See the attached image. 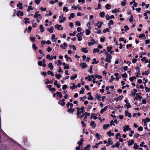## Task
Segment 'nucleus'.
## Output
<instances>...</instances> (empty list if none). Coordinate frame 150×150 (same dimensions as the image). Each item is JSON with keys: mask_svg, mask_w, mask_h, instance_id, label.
Returning a JSON list of instances; mask_svg holds the SVG:
<instances>
[{"mask_svg": "<svg viewBox=\"0 0 150 150\" xmlns=\"http://www.w3.org/2000/svg\"><path fill=\"white\" fill-rule=\"evenodd\" d=\"M95 97L96 98L97 100L100 101L101 99H100V95H98V93H97L96 94V95H95Z\"/></svg>", "mask_w": 150, "mask_h": 150, "instance_id": "23", "label": "nucleus"}, {"mask_svg": "<svg viewBox=\"0 0 150 150\" xmlns=\"http://www.w3.org/2000/svg\"><path fill=\"white\" fill-rule=\"evenodd\" d=\"M72 85V86H70V88L73 90L77 88V86L76 85L75 83H71V84Z\"/></svg>", "mask_w": 150, "mask_h": 150, "instance_id": "8", "label": "nucleus"}, {"mask_svg": "<svg viewBox=\"0 0 150 150\" xmlns=\"http://www.w3.org/2000/svg\"><path fill=\"white\" fill-rule=\"evenodd\" d=\"M129 125H125L123 127L124 129L123 131L125 132L128 130H130L131 129L129 128Z\"/></svg>", "mask_w": 150, "mask_h": 150, "instance_id": "1", "label": "nucleus"}, {"mask_svg": "<svg viewBox=\"0 0 150 150\" xmlns=\"http://www.w3.org/2000/svg\"><path fill=\"white\" fill-rule=\"evenodd\" d=\"M69 65L68 64H67L65 66H64V69H69Z\"/></svg>", "mask_w": 150, "mask_h": 150, "instance_id": "48", "label": "nucleus"}, {"mask_svg": "<svg viewBox=\"0 0 150 150\" xmlns=\"http://www.w3.org/2000/svg\"><path fill=\"white\" fill-rule=\"evenodd\" d=\"M87 48V47H86L85 48L84 47H83L81 49V50L82 52H83L85 53H87L88 52V50H85Z\"/></svg>", "mask_w": 150, "mask_h": 150, "instance_id": "21", "label": "nucleus"}, {"mask_svg": "<svg viewBox=\"0 0 150 150\" xmlns=\"http://www.w3.org/2000/svg\"><path fill=\"white\" fill-rule=\"evenodd\" d=\"M74 76H72L70 77V79L73 80L74 79H76L77 77V75L76 74H74Z\"/></svg>", "mask_w": 150, "mask_h": 150, "instance_id": "36", "label": "nucleus"}, {"mask_svg": "<svg viewBox=\"0 0 150 150\" xmlns=\"http://www.w3.org/2000/svg\"><path fill=\"white\" fill-rule=\"evenodd\" d=\"M56 94L60 98H62V94L61 92H56Z\"/></svg>", "mask_w": 150, "mask_h": 150, "instance_id": "25", "label": "nucleus"}, {"mask_svg": "<svg viewBox=\"0 0 150 150\" xmlns=\"http://www.w3.org/2000/svg\"><path fill=\"white\" fill-rule=\"evenodd\" d=\"M58 63L57 64L58 66L59 67L61 64H62V63L60 60H58L57 61Z\"/></svg>", "mask_w": 150, "mask_h": 150, "instance_id": "49", "label": "nucleus"}, {"mask_svg": "<svg viewBox=\"0 0 150 150\" xmlns=\"http://www.w3.org/2000/svg\"><path fill=\"white\" fill-rule=\"evenodd\" d=\"M54 29V28L53 26H51L50 28H48L47 30L49 31L50 33H52L53 32V30Z\"/></svg>", "mask_w": 150, "mask_h": 150, "instance_id": "10", "label": "nucleus"}, {"mask_svg": "<svg viewBox=\"0 0 150 150\" xmlns=\"http://www.w3.org/2000/svg\"><path fill=\"white\" fill-rule=\"evenodd\" d=\"M56 77L58 79H59L60 78L62 77V76L60 74H58V75L56 74L55 75Z\"/></svg>", "mask_w": 150, "mask_h": 150, "instance_id": "38", "label": "nucleus"}, {"mask_svg": "<svg viewBox=\"0 0 150 150\" xmlns=\"http://www.w3.org/2000/svg\"><path fill=\"white\" fill-rule=\"evenodd\" d=\"M32 6H28V8L27 9L28 11L29 12L30 11V10L34 9V7H33L32 8Z\"/></svg>", "mask_w": 150, "mask_h": 150, "instance_id": "27", "label": "nucleus"}, {"mask_svg": "<svg viewBox=\"0 0 150 150\" xmlns=\"http://www.w3.org/2000/svg\"><path fill=\"white\" fill-rule=\"evenodd\" d=\"M66 20V18L65 17H63L62 20H60L59 21L60 23H62L64 22Z\"/></svg>", "mask_w": 150, "mask_h": 150, "instance_id": "42", "label": "nucleus"}, {"mask_svg": "<svg viewBox=\"0 0 150 150\" xmlns=\"http://www.w3.org/2000/svg\"><path fill=\"white\" fill-rule=\"evenodd\" d=\"M108 142L107 144H106V146H108L110 144L112 145L113 144V142L112 141V139L109 138L108 139Z\"/></svg>", "mask_w": 150, "mask_h": 150, "instance_id": "3", "label": "nucleus"}, {"mask_svg": "<svg viewBox=\"0 0 150 150\" xmlns=\"http://www.w3.org/2000/svg\"><path fill=\"white\" fill-rule=\"evenodd\" d=\"M120 144L119 142H117L115 144V146L116 147H118L119 145H120Z\"/></svg>", "mask_w": 150, "mask_h": 150, "instance_id": "52", "label": "nucleus"}, {"mask_svg": "<svg viewBox=\"0 0 150 150\" xmlns=\"http://www.w3.org/2000/svg\"><path fill=\"white\" fill-rule=\"evenodd\" d=\"M91 33V31L89 30L86 29V35H88Z\"/></svg>", "mask_w": 150, "mask_h": 150, "instance_id": "35", "label": "nucleus"}, {"mask_svg": "<svg viewBox=\"0 0 150 150\" xmlns=\"http://www.w3.org/2000/svg\"><path fill=\"white\" fill-rule=\"evenodd\" d=\"M67 87H68V86H67V85L65 84V85H64L63 86V87H62V89L63 90H65L67 88Z\"/></svg>", "mask_w": 150, "mask_h": 150, "instance_id": "60", "label": "nucleus"}, {"mask_svg": "<svg viewBox=\"0 0 150 150\" xmlns=\"http://www.w3.org/2000/svg\"><path fill=\"white\" fill-rule=\"evenodd\" d=\"M52 49L51 48L49 47H48V48L46 49V51L48 52H50L52 51Z\"/></svg>", "mask_w": 150, "mask_h": 150, "instance_id": "59", "label": "nucleus"}, {"mask_svg": "<svg viewBox=\"0 0 150 150\" xmlns=\"http://www.w3.org/2000/svg\"><path fill=\"white\" fill-rule=\"evenodd\" d=\"M81 90L80 91H79V93L80 94H82L84 93V91L85 90L84 88L82 87L81 88Z\"/></svg>", "mask_w": 150, "mask_h": 150, "instance_id": "40", "label": "nucleus"}, {"mask_svg": "<svg viewBox=\"0 0 150 150\" xmlns=\"http://www.w3.org/2000/svg\"><path fill=\"white\" fill-rule=\"evenodd\" d=\"M80 65H81L82 69H84L87 67V65L85 62L81 63H80Z\"/></svg>", "mask_w": 150, "mask_h": 150, "instance_id": "5", "label": "nucleus"}, {"mask_svg": "<svg viewBox=\"0 0 150 150\" xmlns=\"http://www.w3.org/2000/svg\"><path fill=\"white\" fill-rule=\"evenodd\" d=\"M133 16L132 15H131L129 19V21L131 23L133 21Z\"/></svg>", "mask_w": 150, "mask_h": 150, "instance_id": "55", "label": "nucleus"}, {"mask_svg": "<svg viewBox=\"0 0 150 150\" xmlns=\"http://www.w3.org/2000/svg\"><path fill=\"white\" fill-rule=\"evenodd\" d=\"M99 23H100V24L98 25V27L99 28H101L102 25L103 24V22H102L101 21H100V22L98 21L97 22V24L95 25H96V26L97 25V24H98Z\"/></svg>", "mask_w": 150, "mask_h": 150, "instance_id": "9", "label": "nucleus"}, {"mask_svg": "<svg viewBox=\"0 0 150 150\" xmlns=\"http://www.w3.org/2000/svg\"><path fill=\"white\" fill-rule=\"evenodd\" d=\"M93 65H91L90 66L89 70H88V71L89 72L90 74H92L93 73L92 70Z\"/></svg>", "mask_w": 150, "mask_h": 150, "instance_id": "28", "label": "nucleus"}, {"mask_svg": "<svg viewBox=\"0 0 150 150\" xmlns=\"http://www.w3.org/2000/svg\"><path fill=\"white\" fill-rule=\"evenodd\" d=\"M105 17L106 18V19L107 20H109L110 19V17L108 14L106 15Z\"/></svg>", "mask_w": 150, "mask_h": 150, "instance_id": "63", "label": "nucleus"}, {"mask_svg": "<svg viewBox=\"0 0 150 150\" xmlns=\"http://www.w3.org/2000/svg\"><path fill=\"white\" fill-rule=\"evenodd\" d=\"M32 29V28L31 26H29L28 28V30L27 32L29 33L31 30Z\"/></svg>", "mask_w": 150, "mask_h": 150, "instance_id": "57", "label": "nucleus"}, {"mask_svg": "<svg viewBox=\"0 0 150 150\" xmlns=\"http://www.w3.org/2000/svg\"><path fill=\"white\" fill-rule=\"evenodd\" d=\"M83 138H81L80 141L77 142L78 144L80 146H82L83 144Z\"/></svg>", "mask_w": 150, "mask_h": 150, "instance_id": "12", "label": "nucleus"}, {"mask_svg": "<svg viewBox=\"0 0 150 150\" xmlns=\"http://www.w3.org/2000/svg\"><path fill=\"white\" fill-rule=\"evenodd\" d=\"M16 15L18 16H19L20 15L21 16H23V12L20 11H18Z\"/></svg>", "mask_w": 150, "mask_h": 150, "instance_id": "6", "label": "nucleus"}, {"mask_svg": "<svg viewBox=\"0 0 150 150\" xmlns=\"http://www.w3.org/2000/svg\"><path fill=\"white\" fill-rule=\"evenodd\" d=\"M40 32L42 33L44 31V28L42 25L41 24L40 25Z\"/></svg>", "mask_w": 150, "mask_h": 150, "instance_id": "22", "label": "nucleus"}, {"mask_svg": "<svg viewBox=\"0 0 150 150\" xmlns=\"http://www.w3.org/2000/svg\"><path fill=\"white\" fill-rule=\"evenodd\" d=\"M145 89L146 90V92H149L150 91V89L148 88V87H145Z\"/></svg>", "mask_w": 150, "mask_h": 150, "instance_id": "62", "label": "nucleus"}, {"mask_svg": "<svg viewBox=\"0 0 150 150\" xmlns=\"http://www.w3.org/2000/svg\"><path fill=\"white\" fill-rule=\"evenodd\" d=\"M109 31H110V30H109V28H106V29H104L103 31V32L104 33H105L107 32H109Z\"/></svg>", "mask_w": 150, "mask_h": 150, "instance_id": "44", "label": "nucleus"}, {"mask_svg": "<svg viewBox=\"0 0 150 150\" xmlns=\"http://www.w3.org/2000/svg\"><path fill=\"white\" fill-rule=\"evenodd\" d=\"M118 136H119V138H120L121 137V135L120 133H118L116 134L115 138L116 139H118Z\"/></svg>", "mask_w": 150, "mask_h": 150, "instance_id": "37", "label": "nucleus"}, {"mask_svg": "<svg viewBox=\"0 0 150 150\" xmlns=\"http://www.w3.org/2000/svg\"><path fill=\"white\" fill-rule=\"evenodd\" d=\"M83 34V32H80V33H78L76 35V36L78 38H81Z\"/></svg>", "mask_w": 150, "mask_h": 150, "instance_id": "16", "label": "nucleus"}, {"mask_svg": "<svg viewBox=\"0 0 150 150\" xmlns=\"http://www.w3.org/2000/svg\"><path fill=\"white\" fill-rule=\"evenodd\" d=\"M112 48V47L111 46L110 47H108L107 48V51L108 52H110L111 51V50Z\"/></svg>", "mask_w": 150, "mask_h": 150, "instance_id": "56", "label": "nucleus"}, {"mask_svg": "<svg viewBox=\"0 0 150 150\" xmlns=\"http://www.w3.org/2000/svg\"><path fill=\"white\" fill-rule=\"evenodd\" d=\"M105 13L104 12H100L99 15L101 18L104 17Z\"/></svg>", "mask_w": 150, "mask_h": 150, "instance_id": "34", "label": "nucleus"}, {"mask_svg": "<svg viewBox=\"0 0 150 150\" xmlns=\"http://www.w3.org/2000/svg\"><path fill=\"white\" fill-rule=\"evenodd\" d=\"M100 115H99V117H98V119H99L100 120V122H103V121H104L105 120V118H103L102 119H101V118L100 117Z\"/></svg>", "mask_w": 150, "mask_h": 150, "instance_id": "43", "label": "nucleus"}, {"mask_svg": "<svg viewBox=\"0 0 150 150\" xmlns=\"http://www.w3.org/2000/svg\"><path fill=\"white\" fill-rule=\"evenodd\" d=\"M110 125L109 124H107V125L104 124L103 125V128L104 129H107L108 127H110Z\"/></svg>", "mask_w": 150, "mask_h": 150, "instance_id": "24", "label": "nucleus"}, {"mask_svg": "<svg viewBox=\"0 0 150 150\" xmlns=\"http://www.w3.org/2000/svg\"><path fill=\"white\" fill-rule=\"evenodd\" d=\"M123 97L122 96H119L118 97H117L116 98V101L117 102L118 100H121Z\"/></svg>", "mask_w": 150, "mask_h": 150, "instance_id": "19", "label": "nucleus"}, {"mask_svg": "<svg viewBox=\"0 0 150 150\" xmlns=\"http://www.w3.org/2000/svg\"><path fill=\"white\" fill-rule=\"evenodd\" d=\"M100 51L99 49L98 48L94 49L93 50V53H95L96 52H98Z\"/></svg>", "mask_w": 150, "mask_h": 150, "instance_id": "32", "label": "nucleus"}, {"mask_svg": "<svg viewBox=\"0 0 150 150\" xmlns=\"http://www.w3.org/2000/svg\"><path fill=\"white\" fill-rule=\"evenodd\" d=\"M114 24L112 20H110L109 21V23H108V26H110V25H113Z\"/></svg>", "mask_w": 150, "mask_h": 150, "instance_id": "47", "label": "nucleus"}, {"mask_svg": "<svg viewBox=\"0 0 150 150\" xmlns=\"http://www.w3.org/2000/svg\"><path fill=\"white\" fill-rule=\"evenodd\" d=\"M65 100L63 98L61 100L59 101L58 103L59 104L61 105L62 106H64L65 105Z\"/></svg>", "mask_w": 150, "mask_h": 150, "instance_id": "2", "label": "nucleus"}, {"mask_svg": "<svg viewBox=\"0 0 150 150\" xmlns=\"http://www.w3.org/2000/svg\"><path fill=\"white\" fill-rule=\"evenodd\" d=\"M61 25H59L58 24H56L55 25L54 27L55 28H57L58 30H60V28L61 27Z\"/></svg>", "mask_w": 150, "mask_h": 150, "instance_id": "26", "label": "nucleus"}, {"mask_svg": "<svg viewBox=\"0 0 150 150\" xmlns=\"http://www.w3.org/2000/svg\"><path fill=\"white\" fill-rule=\"evenodd\" d=\"M106 62H108V63H110L111 62V61L110 59L108 58H106L104 60Z\"/></svg>", "mask_w": 150, "mask_h": 150, "instance_id": "58", "label": "nucleus"}, {"mask_svg": "<svg viewBox=\"0 0 150 150\" xmlns=\"http://www.w3.org/2000/svg\"><path fill=\"white\" fill-rule=\"evenodd\" d=\"M110 7L111 6L109 4H108L105 6V8L107 9H109Z\"/></svg>", "mask_w": 150, "mask_h": 150, "instance_id": "46", "label": "nucleus"}, {"mask_svg": "<svg viewBox=\"0 0 150 150\" xmlns=\"http://www.w3.org/2000/svg\"><path fill=\"white\" fill-rule=\"evenodd\" d=\"M124 107L126 108L127 107V109H128L129 108H131V105H130L129 103H127L126 104L124 105Z\"/></svg>", "mask_w": 150, "mask_h": 150, "instance_id": "13", "label": "nucleus"}, {"mask_svg": "<svg viewBox=\"0 0 150 150\" xmlns=\"http://www.w3.org/2000/svg\"><path fill=\"white\" fill-rule=\"evenodd\" d=\"M135 69L137 71V73H138V74H140V68L139 67H137L136 68H135Z\"/></svg>", "mask_w": 150, "mask_h": 150, "instance_id": "30", "label": "nucleus"}, {"mask_svg": "<svg viewBox=\"0 0 150 150\" xmlns=\"http://www.w3.org/2000/svg\"><path fill=\"white\" fill-rule=\"evenodd\" d=\"M95 136L97 137V138L98 139H100V135L98 133H96V134Z\"/></svg>", "mask_w": 150, "mask_h": 150, "instance_id": "53", "label": "nucleus"}, {"mask_svg": "<svg viewBox=\"0 0 150 150\" xmlns=\"http://www.w3.org/2000/svg\"><path fill=\"white\" fill-rule=\"evenodd\" d=\"M112 12L113 13H116L117 12H119V10H118L117 8H115L114 10H113L112 11Z\"/></svg>", "mask_w": 150, "mask_h": 150, "instance_id": "39", "label": "nucleus"}, {"mask_svg": "<svg viewBox=\"0 0 150 150\" xmlns=\"http://www.w3.org/2000/svg\"><path fill=\"white\" fill-rule=\"evenodd\" d=\"M49 68L51 70H52L53 69V66L51 63H49L48 65Z\"/></svg>", "mask_w": 150, "mask_h": 150, "instance_id": "15", "label": "nucleus"}, {"mask_svg": "<svg viewBox=\"0 0 150 150\" xmlns=\"http://www.w3.org/2000/svg\"><path fill=\"white\" fill-rule=\"evenodd\" d=\"M107 106H105L104 108L102 109L100 111V113L101 114H103V112L107 109Z\"/></svg>", "mask_w": 150, "mask_h": 150, "instance_id": "20", "label": "nucleus"}, {"mask_svg": "<svg viewBox=\"0 0 150 150\" xmlns=\"http://www.w3.org/2000/svg\"><path fill=\"white\" fill-rule=\"evenodd\" d=\"M76 31H74L73 32V33H69V35L70 36H74L75 35H76Z\"/></svg>", "mask_w": 150, "mask_h": 150, "instance_id": "41", "label": "nucleus"}, {"mask_svg": "<svg viewBox=\"0 0 150 150\" xmlns=\"http://www.w3.org/2000/svg\"><path fill=\"white\" fill-rule=\"evenodd\" d=\"M75 109L74 108L68 109L67 110V112L70 113H73L74 112V111Z\"/></svg>", "mask_w": 150, "mask_h": 150, "instance_id": "11", "label": "nucleus"}, {"mask_svg": "<svg viewBox=\"0 0 150 150\" xmlns=\"http://www.w3.org/2000/svg\"><path fill=\"white\" fill-rule=\"evenodd\" d=\"M125 116H128L129 117H132L131 113H129L128 110H126L125 111Z\"/></svg>", "mask_w": 150, "mask_h": 150, "instance_id": "4", "label": "nucleus"}, {"mask_svg": "<svg viewBox=\"0 0 150 150\" xmlns=\"http://www.w3.org/2000/svg\"><path fill=\"white\" fill-rule=\"evenodd\" d=\"M124 28L125 29V31L126 32L127 30H128L129 29V28L128 27L127 25H125L124 26Z\"/></svg>", "mask_w": 150, "mask_h": 150, "instance_id": "54", "label": "nucleus"}, {"mask_svg": "<svg viewBox=\"0 0 150 150\" xmlns=\"http://www.w3.org/2000/svg\"><path fill=\"white\" fill-rule=\"evenodd\" d=\"M47 74L48 75H51L52 76H53L54 75L52 71H48L47 72Z\"/></svg>", "mask_w": 150, "mask_h": 150, "instance_id": "31", "label": "nucleus"}, {"mask_svg": "<svg viewBox=\"0 0 150 150\" xmlns=\"http://www.w3.org/2000/svg\"><path fill=\"white\" fill-rule=\"evenodd\" d=\"M95 115V114L92 113L91 115V119L94 118L95 120H96L97 118V117L96 116H93Z\"/></svg>", "mask_w": 150, "mask_h": 150, "instance_id": "29", "label": "nucleus"}, {"mask_svg": "<svg viewBox=\"0 0 150 150\" xmlns=\"http://www.w3.org/2000/svg\"><path fill=\"white\" fill-rule=\"evenodd\" d=\"M42 61H39L38 62V64L39 66H41L42 65Z\"/></svg>", "mask_w": 150, "mask_h": 150, "instance_id": "61", "label": "nucleus"}, {"mask_svg": "<svg viewBox=\"0 0 150 150\" xmlns=\"http://www.w3.org/2000/svg\"><path fill=\"white\" fill-rule=\"evenodd\" d=\"M111 79H110L109 80V81L110 83L112 82L115 79L113 77V76L112 75L111 76Z\"/></svg>", "mask_w": 150, "mask_h": 150, "instance_id": "51", "label": "nucleus"}, {"mask_svg": "<svg viewBox=\"0 0 150 150\" xmlns=\"http://www.w3.org/2000/svg\"><path fill=\"white\" fill-rule=\"evenodd\" d=\"M139 147V145L137 144L136 143H135L134 144V145L133 147V148L134 149H137Z\"/></svg>", "mask_w": 150, "mask_h": 150, "instance_id": "33", "label": "nucleus"}, {"mask_svg": "<svg viewBox=\"0 0 150 150\" xmlns=\"http://www.w3.org/2000/svg\"><path fill=\"white\" fill-rule=\"evenodd\" d=\"M90 125L92 127V128L93 129L96 126V124H95V122L93 121H92L91 122Z\"/></svg>", "mask_w": 150, "mask_h": 150, "instance_id": "7", "label": "nucleus"}, {"mask_svg": "<svg viewBox=\"0 0 150 150\" xmlns=\"http://www.w3.org/2000/svg\"><path fill=\"white\" fill-rule=\"evenodd\" d=\"M131 141V142H130V141H127V142L128 143V145L129 146H131L133 144L134 142V141L133 139H132Z\"/></svg>", "mask_w": 150, "mask_h": 150, "instance_id": "18", "label": "nucleus"}, {"mask_svg": "<svg viewBox=\"0 0 150 150\" xmlns=\"http://www.w3.org/2000/svg\"><path fill=\"white\" fill-rule=\"evenodd\" d=\"M32 47L33 49L34 50H36L38 49V47L36 46V45L35 43L33 44Z\"/></svg>", "mask_w": 150, "mask_h": 150, "instance_id": "45", "label": "nucleus"}, {"mask_svg": "<svg viewBox=\"0 0 150 150\" xmlns=\"http://www.w3.org/2000/svg\"><path fill=\"white\" fill-rule=\"evenodd\" d=\"M127 74L125 73L122 75V77L123 78H126L127 77Z\"/></svg>", "mask_w": 150, "mask_h": 150, "instance_id": "50", "label": "nucleus"}, {"mask_svg": "<svg viewBox=\"0 0 150 150\" xmlns=\"http://www.w3.org/2000/svg\"><path fill=\"white\" fill-rule=\"evenodd\" d=\"M40 0H35V3L38 5L40 4Z\"/></svg>", "mask_w": 150, "mask_h": 150, "instance_id": "64", "label": "nucleus"}, {"mask_svg": "<svg viewBox=\"0 0 150 150\" xmlns=\"http://www.w3.org/2000/svg\"><path fill=\"white\" fill-rule=\"evenodd\" d=\"M55 35L54 34H53L52 35V41L53 42H55L57 40V38H55Z\"/></svg>", "mask_w": 150, "mask_h": 150, "instance_id": "14", "label": "nucleus"}, {"mask_svg": "<svg viewBox=\"0 0 150 150\" xmlns=\"http://www.w3.org/2000/svg\"><path fill=\"white\" fill-rule=\"evenodd\" d=\"M46 58L50 60H51L53 59V57L50 56L49 54H48L46 56Z\"/></svg>", "mask_w": 150, "mask_h": 150, "instance_id": "17", "label": "nucleus"}]
</instances>
